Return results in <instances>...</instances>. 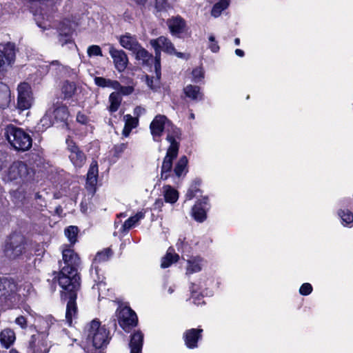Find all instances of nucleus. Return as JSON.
I'll use <instances>...</instances> for the list:
<instances>
[{
  "label": "nucleus",
  "instance_id": "33",
  "mask_svg": "<svg viewBox=\"0 0 353 353\" xmlns=\"http://www.w3.org/2000/svg\"><path fill=\"white\" fill-rule=\"evenodd\" d=\"M201 183L200 179L194 180L185 194L186 199L191 200L196 196L197 193L200 192L199 186Z\"/></svg>",
  "mask_w": 353,
  "mask_h": 353
},
{
  "label": "nucleus",
  "instance_id": "31",
  "mask_svg": "<svg viewBox=\"0 0 353 353\" xmlns=\"http://www.w3.org/2000/svg\"><path fill=\"white\" fill-rule=\"evenodd\" d=\"M98 164L97 161H92L87 174V181L91 185H94L98 177Z\"/></svg>",
  "mask_w": 353,
  "mask_h": 353
},
{
  "label": "nucleus",
  "instance_id": "58",
  "mask_svg": "<svg viewBox=\"0 0 353 353\" xmlns=\"http://www.w3.org/2000/svg\"><path fill=\"white\" fill-rule=\"evenodd\" d=\"M9 353H20L15 349H11Z\"/></svg>",
  "mask_w": 353,
  "mask_h": 353
},
{
  "label": "nucleus",
  "instance_id": "18",
  "mask_svg": "<svg viewBox=\"0 0 353 353\" xmlns=\"http://www.w3.org/2000/svg\"><path fill=\"white\" fill-rule=\"evenodd\" d=\"M143 334L138 330L130 336L129 347L130 353H141L143 344Z\"/></svg>",
  "mask_w": 353,
  "mask_h": 353
},
{
  "label": "nucleus",
  "instance_id": "12",
  "mask_svg": "<svg viewBox=\"0 0 353 353\" xmlns=\"http://www.w3.org/2000/svg\"><path fill=\"white\" fill-rule=\"evenodd\" d=\"M66 150L71 163L77 168H81L86 161L85 153L71 139H66Z\"/></svg>",
  "mask_w": 353,
  "mask_h": 353
},
{
  "label": "nucleus",
  "instance_id": "11",
  "mask_svg": "<svg viewBox=\"0 0 353 353\" xmlns=\"http://www.w3.org/2000/svg\"><path fill=\"white\" fill-rule=\"evenodd\" d=\"M17 108L19 112L28 110L32 105L33 97L31 87L28 83H21L17 88Z\"/></svg>",
  "mask_w": 353,
  "mask_h": 353
},
{
  "label": "nucleus",
  "instance_id": "35",
  "mask_svg": "<svg viewBox=\"0 0 353 353\" xmlns=\"http://www.w3.org/2000/svg\"><path fill=\"white\" fill-rule=\"evenodd\" d=\"M112 255V252L110 248H105L101 252H99L94 259V263L105 262L110 259Z\"/></svg>",
  "mask_w": 353,
  "mask_h": 353
},
{
  "label": "nucleus",
  "instance_id": "10",
  "mask_svg": "<svg viewBox=\"0 0 353 353\" xmlns=\"http://www.w3.org/2000/svg\"><path fill=\"white\" fill-rule=\"evenodd\" d=\"M17 291H21V288L18 289L13 280L7 278L0 279V298L4 297L11 303H15L19 301L21 295L17 294Z\"/></svg>",
  "mask_w": 353,
  "mask_h": 353
},
{
  "label": "nucleus",
  "instance_id": "17",
  "mask_svg": "<svg viewBox=\"0 0 353 353\" xmlns=\"http://www.w3.org/2000/svg\"><path fill=\"white\" fill-rule=\"evenodd\" d=\"M202 329H190L183 334L185 345L188 348L197 347V341L201 337Z\"/></svg>",
  "mask_w": 353,
  "mask_h": 353
},
{
  "label": "nucleus",
  "instance_id": "2",
  "mask_svg": "<svg viewBox=\"0 0 353 353\" xmlns=\"http://www.w3.org/2000/svg\"><path fill=\"white\" fill-rule=\"evenodd\" d=\"M181 135V131L178 128H172V130L168 132L166 140L170 143V146L161 165V179L163 180L168 178L169 173L172 169L173 160L176 158L179 153V142L177 140L180 139Z\"/></svg>",
  "mask_w": 353,
  "mask_h": 353
},
{
  "label": "nucleus",
  "instance_id": "38",
  "mask_svg": "<svg viewBox=\"0 0 353 353\" xmlns=\"http://www.w3.org/2000/svg\"><path fill=\"white\" fill-rule=\"evenodd\" d=\"M339 216L341 217L343 224L348 225L353 222V214L348 210H340Z\"/></svg>",
  "mask_w": 353,
  "mask_h": 353
},
{
  "label": "nucleus",
  "instance_id": "7",
  "mask_svg": "<svg viewBox=\"0 0 353 353\" xmlns=\"http://www.w3.org/2000/svg\"><path fill=\"white\" fill-rule=\"evenodd\" d=\"M69 117L68 108L61 104H53L46 112L41 121L43 125H51L58 122H65Z\"/></svg>",
  "mask_w": 353,
  "mask_h": 353
},
{
  "label": "nucleus",
  "instance_id": "26",
  "mask_svg": "<svg viewBox=\"0 0 353 353\" xmlns=\"http://www.w3.org/2000/svg\"><path fill=\"white\" fill-rule=\"evenodd\" d=\"M10 90L8 86L0 82V108H5L10 103Z\"/></svg>",
  "mask_w": 353,
  "mask_h": 353
},
{
  "label": "nucleus",
  "instance_id": "3",
  "mask_svg": "<svg viewBox=\"0 0 353 353\" xmlns=\"http://www.w3.org/2000/svg\"><path fill=\"white\" fill-rule=\"evenodd\" d=\"M5 136L9 143L17 150L26 151L32 146V138L29 134L13 125L6 128Z\"/></svg>",
  "mask_w": 353,
  "mask_h": 353
},
{
  "label": "nucleus",
  "instance_id": "60",
  "mask_svg": "<svg viewBox=\"0 0 353 353\" xmlns=\"http://www.w3.org/2000/svg\"><path fill=\"white\" fill-rule=\"evenodd\" d=\"M174 54H176L178 57H183V53H181V52H175Z\"/></svg>",
  "mask_w": 353,
  "mask_h": 353
},
{
  "label": "nucleus",
  "instance_id": "27",
  "mask_svg": "<svg viewBox=\"0 0 353 353\" xmlns=\"http://www.w3.org/2000/svg\"><path fill=\"white\" fill-rule=\"evenodd\" d=\"M179 256L177 254L174 253V249L170 248L165 256L162 258L161 267L162 268H166L171 265L172 263L176 262Z\"/></svg>",
  "mask_w": 353,
  "mask_h": 353
},
{
  "label": "nucleus",
  "instance_id": "20",
  "mask_svg": "<svg viewBox=\"0 0 353 353\" xmlns=\"http://www.w3.org/2000/svg\"><path fill=\"white\" fill-rule=\"evenodd\" d=\"M208 201V197H204L193 206L192 214L196 221L203 222L206 219V210L203 207V204L207 205Z\"/></svg>",
  "mask_w": 353,
  "mask_h": 353
},
{
  "label": "nucleus",
  "instance_id": "8",
  "mask_svg": "<svg viewBox=\"0 0 353 353\" xmlns=\"http://www.w3.org/2000/svg\"><path fill=\"white\" fill-rule=\"evenodd\" d=\"M150 43L155 51L154 68L157 72L161 68V50L168 54H173L175 52V48L171 41L163 36L150 40Z\"/></svg>",
  "mask_w": 353,
  "mask_h": 353
},
{
  "label": "nucleus",
  "instance_id": "34",
  "mask_svg": "<svg viewBox=\"0 0 353 353\" xmlns=\"http://www.w3.org/2000/svg\"><path fill=\"white\" fill-rule=\"evenodd\" d=\"M229 6V0H220L216 3L212 9L211 14L214 17H218L223 10H225Z\"/></svg>",
  "mask_w": 353,
  "mask_h": 353
},
{
  "label": "nucleus",
  "instance_id": "16",
  "mask_svg": "<svg viewBox=\"0 0 353 353\" xmlns=\"http://www.w3.org/2000/svg\"><path fill=\"white\" fill-rule=\"evenodd\" d=\"M170 33L178 37L187 30L186 21L179 15L172 17L166 21Z\"/></svg>",
  "mask_w": 353,
  "mask_h": 353
},
{
  "label": "nucleus",
  "instance_id": "47",
  "mask_svg": "<svg viewBox=\"0 0 353 353\" xmlns=\"http://www.w3.org/2000/svg\"><path fill=\"white\" fill-rule=\"evenodd\" d=\"M107 87L112 88L115 90H118L121 88V83L115 80H108Z\"/></svg>",
  "mask_w": 353,
  "mask_h": 353
},
{
  "label": "nucleus",
  "instance_id": "62",
  "mask_svg": "<svg viewBox=\"0 0 353 353\" xmlns=\"http://www.w3.org/2000/svg\"><path fill=\"white\" fill-rule=\"evenodd\" d=\"M35 196H36L37 199H40L41 198V196L38 193L36 194Z\"/></svg>",
  "mask_w": 353,
  "mask_h": 353
},
{
  "label": "nucleus",
  "instance_id": "14",
  "mask_svg": "<svg viewBox=\"0 0 353 353\" xmlns=\"http://www.w3.org/2000/svg\"><path fill=\"white\" fill-rule=\"evenodd\" d=\"M118 320L120 326L125 331L137 324L136 313L128 307H124L119 311Z\"/></svg>",
  "mask_w": 353,
  "mask_h": 353
},
{
  "label": "nucleus",
  "instance_id": "40",
  "mask_svg": "<svg viewBox=\"0 0 353 353\" xmlns=\"http://www.w3.org/2000/svg\"><path fill=\"white\" fill-rule=\"evenodd\" d=\"M208 47L212 52H217L219 50V46L218 45L217 41L215 40L214 35H210L209 37Z\"/></svg>",
  "mask_w": 353,
  "mask_h": 353
},
{
  "label": "nucleus",
  "instance_id": "48",
  "mask_svg": "<svg viewBox=\"0 0 353 353\" xmlns=\"http://www.w3.org/2000/svg\"><path fill=\"white\" fill-rule=\"evenodd\" d=\"M127 143H120L118 145H116L114 146V152L117 155H119L121 154L126 148H127Z\"/></svg>",
  "mask_w": 353,
  "mask_h": 353
},
{
  "label": "nucleus",
  "instance_id": "63",
  "mask_svg": "<svg viewBox=\"0 0 353 353\" xmlns=\"http://www.w3.org/2000/svg\"><path fill=\"white\" fill-rule=\"evenodd\" d=\"M68 39H66L65 40V41L62 43V45H63L64 43H68Z\"/></svg>",
  "mask_w": 353,
  "mask_h": 353
},
{
  "label": "nucleus",
  "instance_id": "39",
  "mask_svg": "<svg viewBox=\"0 0 353 353\" xmlns=\"http://www.w3.org/2000/svg\"><path fill=\"white\" fill-rule=\"evenodd\" d=\"M87 53L88 57H91L93 56L102 57V51L99 46L92 45L88 48Z\"/></svg>",
  "mask_w": 353,
  "mask_h": 353
},
{
  "label": "nucleus",
  "instance_id": "30",
  "mask_svg": "<svg viewBox=\"0 0 353 353\" xmlns=\"http://www.w3.org/2000/svg\"><path fill=\"white\" fill-rule=\"evenodd\" d=\"M145 213L139 212L134 216L128 218L123 224L122 229L123 231H128L136 225L141 219H143Z\"/></svg>",
  "mask_w": 353,
  "mask_h": 353
},
{
  "label": "nucleus",
  "instance_id": "53",
  "mask_svg": "<svg viewBox=\"0 0 353 353\" xmlns=\"http://www.w3.org/2000/svg\"><path fill=\"white\" fill-rule=\"evenodd\" d=\"M183 245V242L181 239H179L178 242L176 243V247L179 251L181 248H182Z\"/></svg>",
  "mask_w": 353,
  "mask_h": 353
},
{
  "label": "nucleus",
  "instance_id": "25",
  "mask_svg": "<svg viewBox=\"0 0 353 353\" xmlns=\"http://www.w3.org/2000/svg\"><path fill=\"white\" fill-rule=\"evenodd\" d=\"M188 160L185 156H182L178 160L174 168V172L177 177L186 174L188 172Z\"/></svg>",
  "mask_w": 353,
  "mask_h": 353
},
{
  "label": "nucleus",
  "instance_id": "36",
  "mask_svg": "<svg viewBox=\"0 0 353 353\" xmlns=\"http://www.w3.org/2000/svg\"><path fill=\"white\" fill-rule=\"evenodd\" d=\"M76 90V85L73 82L66 81L62 87V93L65 99L72 97Z\"/></svg>",
  "mask_w": 353,
  "mask_h": 353
},
{
  "label": "nucleus",
  "instance_id": "51",
  "mask_svg": "<svg viewBox=\"0 0 353 353\" xmlns=\"http://www.w3.org/2000/svg\"><path fill=\"white\" fill-rule=\"evenodd\" d=\"M163 203L161 199L157 200L154 203L155 208H160L163 205Z\"/></svg>",
  "mask_w": 353,
  "mask_h": 353
},
{
  "label": "nucleus",
  "instance_id": "43",
  "mask_svg": "<svg viewBox=\"0 0 353 353\" xmlns=\"http://www.w3.org/2000/svg\"><path fill=\"white\" fill-rule=\"evenodd\" d=\"M312 291V287L308 283H303L299 289L300 294L304 296L310 294Z\"/></svg>",
  "mask_w": 353,
  "mask_h": 353
},
{
  "label": "nucleus",
  "instance_id": "24",
  "mask_svg": "<svg viewBox=\"0 0 353 353\" xmlns=\"http://www.w3.org/2000/svg\"><path fill=\"white\" fill-rule=\"evenodd\" d=\"M163 193L165 202L174 203L179 199V193L171 185H167L163 187Z\"/></svg>",
  "mask_w": 353,
  "mask_h": 353
},
{
  "label": "nucleus",
  "instance_id": "9",
  "mask_svg": "<svg viewBox=\"0 0 353 353\" xmlns=\"http://www.w3.org/2000/svg\"><path fill=\"white\" fill-rule=\"evenodd\" d=\"M172 128H176L166 118L165 116L159 114L157 115L150 125V130L154 141H160L161 137L166 128V132L169 130H172Z\"/></svg>",
  "mask_w": 353,
  "mask_h": 353
},
{
  "label": "nucleus",
  "instance_id": "64",
  "mask_svg": "<svg viewBox=\"0 0 353 353\" xmlns=\"http://www.w3.org/2000/svg\"><path fill=\"white\" fill-rule=\"evenodd\" d=\"M190 118H191V119H194V114H190Z\"/></svg>",
  "mask_w": 353,
  "mask_h": 353
},
{
  "label": "nucleus",
  "instance_id": "15",
  "mask_svg": "<svg viewBox=\"0 0 353 353\" xmlns=\"http://www.w3.org/2000/svg\"><path fill=\"white\" fill-rule=\"evenodd\" d=\"M109 53L113 59L115 68L119 72H123L128 66V58L125 52L122 50L116 49L110 45Z\"/></svg>",
  "mask_w": 353,
  "mask_h": 353
},
{
  "label": "nucleus",
  "instance_id": "42",
  "mask_svg": "<svg viewBox=\"0 0 353 353\" xmlns=\"http://www.w3.org/2000/svg\"><path fill=\"white\" fill-rule=\"evenodd\" d=\"M118 92L122 95H130L134 92L133 85L123 86L121 85V88H119Z\"/></svg>",
  "mask_w": 353,
  "mask_h": 353
},
{
  "label": "nucleus",
  "instance_id": "6",
  "mask_svg": "<svg viewBox=\"0 0 353 353\" xmlns=\"http://www.w3.org/2000/svg\"><path fill=\"white\" fill-rule=\"evenodd\" d=\"M25 250V238L21 234L14 233L6 240L3 252L10 259H15L23 254Z\"/></svg>",
  "mask_w": 353,
  "mask_h": 353
},
{
  "label": "nucleus",
  "instance_id": "19",
  "mask_svg": "<svg viewBox=\"0 0 353 353\" xmlns=\"http://www.w3.org/2000/svg\"><path fill=\"white\" fill-rule=\"evenodd\" d=\"M119 43L121 46L134 52L141 46L138 42L135 36L130 33H125L119 38Z\"/></svg>",
  "mask_w": 353,
  "mask_h": 353
},
{
  "label": "nucleus",
  "instance_id": "57",
  "mask_svg": "<svg viewBox=\"0 0 353 353\" xmlns=\"http://www.w3.org/2000/svg\"><path fill=\"white\" fill-rule=\"evenodd\" d=\"M234 43L235 45L239 46L240 44V39L239 38H236L234 39Z\"/></svg>",
  "mask_w": 353,
  "mask_h": 353
},
{
  "label": "nucleus",
  "instance_id": "55",
  "mask_svg": "<svg viewBox=\"0 0 353 353\" xmlns=\"http://www.w3.org/2000/svg\"><path fill=\"white\" fill-rule=\"evenodd\" d=\"M52 65H60V63L58 61H53L51 62L50 63V66H52Z\"/></svg>",
  "mask_w": 353,
  "mask_h": 353
},
{
  "label": "nucleus",
  "instance_id": "59",
  "mask_svg": "<svg viewBox=\"0 0 353 353\" xmlns=\"http://www.w3.org/2000/svg\"><path fill=\"white\" fill-rule=\"evenodd\" d=\"M174 288H173L172 287H170V288H168V292H169L170 294H172V293L174 292Z\"/></svg>",
  "mask_w": 353,
  "mask_h": 353
},
{
  "label": "nucleus",
  "instance_id": "49",
  "mask_svg": "<svg viewBox=\"0 0 353 353\" xmlns=\"http://www.w3.org/2000/svg\"><path fill=\"white\" fill-rule=\"evenodd\" d=\"M77 121L81 123H85L87 121V117L81 113H78L77 115Z\"/></svg>",
  "mask_w": 353,
  "mask_h": 353
},
{
  "label": "nucleus",
  "instance_id": "5",
  "mask_svg": "<svg viewBox=\"0 0 353 353\" xmlns=\"http://www.w3.org/2000/svg\"><path fill=\"white\" fill-rule=\"evenodd\" d=\"M108 334L106 328L100 325L99 321L93 320L88 330L87 340L92 342L96 349L102 348L109 342Z\"/></svg>",
  "mask_w": 353,
  "mask_h": 353
},
{
  "label": "nucleus",
  "instance_id": "46",
  "mask_svg": "<svg viewBox=\"0 0 353 353\" xmlns=\"http://www.w3.org/2000/svg\"><path fill=\"white\" fill-rule=\"evenodd\" d=\"M15 323L17 325H19L22 329H25L27 327L26 319L23 316H20L17 317L15 320Z\"/></svg>",
  "mask_w": 353,
  "mask_h": 353
},
{
  "label": "nucleus",
  "instance_id": "13",
  "mask_svg": "<svg viewBox=\"0 0 353 353\" xmlns=\"http://www.w3.org/2000/svg\"><path fill=\"white\" fill-rule=\"evenodd\" d=\"M15 59L14 45L10 43L0 44V71L10 66Z\"/></svg>",
  "mask_w": 353,
  "mask_h": 353
},
{
  "label": "nucleus",
  "instance_id": "37",
  "mask_svg": "<svg viewBox=\"0 0 353 353\" xmlns=\"http://www.w3.org/2000/svg\"><path fill=\"white\" fill-rule=\"evenodd\" d=\"M78 232V228L74 225H70L65 229V235L71 243L73 244L77 241Z\"/></svg>",
  "mask_w": 353,
  "mask_h": 353
},
{
  "label": "nucleus",
  "instance_id": "1",
  "mask_svg": "<svg viewBox=\"0 0 353 353\" xmlns=\"http://www.w3.org/2000/svg\"><path fill=\"white\" fill-rule=\"evenodd\" d=\"M62 256L65 265L61 268L54 279H57L62 289L61 299L68 301L65 321L71 325L72 319L76 318L77 315L76 299L77 291L80 288V276L78 274L80 259L74 250L70 248L63 250Z\"/></svg>",
  "mask_w": 353,
  "mask_h": 353
},
{
  "label": "nucleus",
  "instance_id": "32",
  "mask_svg": "<svg viewBox=\"0 0 353 353\" xmlns=\"http://www.w3.org/2000/svg\"><path fill=\"white\" fill-rule=\"evenodd\" d=\"M121 101L122 97L119 92H114L111 93L109 96V102L110 103L109 110L111 112L117 111L121 105Z\"/></svg>",
  "mask_w": 353,
  "mask_h": 353
},
{
  "label": "nucleus",
  "instance_id": "21",
  "mask_svg": "<svg viewBox=\"0 0 353 353\" xmlns=\"http://www.w3.org/2000/svg\"><path fill=\"white\" fill-rule=\"evenodd\" d=\"M133 54L137 60L141 61L143 65H150L153 61V56L140 46Z\"/></svg>",
  "mask_w": 353,
  "mask_h": 353
},
{
  "label": "nucleus",
  "instance_id": "28",
  "mask_svg": "<svg viewBox=\"0 0 353 353\" xmlns=\"http://www.w3.org/2000/svg\"><path fill=\"white\" fill-rule=\"evenodd\" d=\"M125 126L123 130V135L125 137H128L131 130L136 128L138 124V119L132 117L130 114L124 116Z\"/></svg>",
  "mask_w": 353,
  "mask_h": 353
},
{
  "label": "nucleus",
  "instance_id": "29",
  "mask_svg": "<svg viewBox=\"0 0 353 353\" xmlns=\"http://www.w3.org/2000/svg\"><path fill=\"white\" fill-rule=\"evenodd\" d=\"M185 95L192 100H201L202 93L200 92V88L196 85H188L184 88Z\"/></svg>",
  "mask_w": 353,
  "mask_h": 353
},
{
  "label": "nucleus",
  "instance_id": "23",
  "mask_svg": "<svg viewBox=\"0 0 353 353\" xmlns=\"http://www.w3.org/2000/svg\"><path fill=\"white\" fill-rule=\"evenodd\" d=\"M203 265V261L200 257H194L188 260V265L186 268V274H193L200 272Z\"/></svg>",
  "mask_w": 353,
  "mask_h": 353
},
{
  "label": "nucleus",
  "instance_id": "50",
  "mask_svg": "<svg viewBox=\"0 0 353 353\" xmlns=\"http://www.w3.org/2000/svg\"><path fill=\"white\" fill-rule=\"evenodd\" d=\"M5 159H6L5 154L2 151L0 150V170L2 169V168L4 165Z\"/></svg>",
  "mask_w": 353,
  "mask_h": 353
},
{
  "label": "nucleus",
  "instance_id": "56",
  "mask_svg": "<svg viewBox=\"0 0 353 353\" xmlns=\"http://www.w3.org/2000/svg\"><path fill=\"white\" fill-rule=\"evenodd\" d=\"M147 83H148V85L152 88V79L150 80L149 79H148L147 80Z\"/></svg>",
  "mask_w": 353,
  "mask_h": 353
},
{
  "label": "nucleus",
  "instance_id": "61",
  "mask_svg": "<svg viewBox=\"0 0 353 353\" xmlns=\"http://www.w3.org/2000/svg\"><path fill=\"white\" fill-rule=\"evenodd\" d=\"M118 217H121V216H126V214L125 213H120L119 214L117 215Z\"/></svg>",
  "mask_w": 353,
  "mask_h": 353
},
{
  "label": "nucleus",
  "instance_id": "4",
  "mask_svg": "<svg viewBox=\"0 0 353 353\" xmlns=\"http://www.w3.org/2000/svg\"><path fill=\"white\" fill-rule=\"evenodd\" d=\"M33 176V170L29 168L25 163L16 161L3 172L2 178L6 182L15 181L18 183L30 180Z\"/></svg>",
  "mask_w": 353,
  "mask_h": 353
},
{
  "label": "nucleus",
  "instance_id": "45",
  "mask_svg": "<svg viewBox=\"0 0 353 353\" xmlns=\"http://www.w3.org/2000/svg\"><path fill=\"white\" fill-rule=\"evenodd\" d=\"M155 7L158 11H162L167 8L168 3L165 0H156Z\"/></svg>",
  "mask_w": 353,
  "mask_h": 353
},
{
  "label": "nucleus",
  "instance_id": "22",
  "mask_svg": "<svg viewBox=\"0 0 353 353\" xmlns=\"http://www.w3.org/2000/svg\"><path fill=\"white\" fill-rule=\"evenodd\" d=\"M15 339V334L10 329H5L0 334V342L6 348L10 347Z\"/></svg>",
  "mask_w": 353,
  "mask_h": 353
},
{
  "label": "nucleus",
  "instance_id": "54",
  "mask_svg": "<svg viewBox=\"0 0 353 353\" xmlns=\"http://www.w3.org/2000/svg\"><path fill=\"white\" fill-rule=\"evenodd\" d=\"M139 5H145L148 0H134Z\"/></svg>",
  "mask_w": 353,
  "mask_h": 353
},
{
  "label": "nucleus",
  "instance_id": "44",
  "mask_svg": "<svg viewBox=\"0 0 353 353\" xmlns=\"http://www.w3.org/2000/svg\"><path fill=\"white\" fill-rule=\"evenodd\" d=\"M108 79L97 77L94 78V83L97 85L101 88H106Z\"/></svg>",
  "mask_w": 353,
  "mask_h": 353
},
{
  "label": "nucleus",
  "instance_id": "41",
  "mask_svg": "<svg viewBox=\"0 0 353 353\" xmlns=\"http://www.w3.org/2000/svg\"><path fill=\"white\" fill-rule=\"evenodd\" d=\"M192 77L195 82H199L204 77L203 70L201 68H195L192 71Z\"/></svg>",
  "mask_w": 353,
  "mask_h": 353
},
{
  "label": "nucleus",
  "instance_id": "52",
  "mask_svg": "<svg viewBox=\"0 0 353 353\" xmlns=\"http://www.w3.org/2000/svg\"><path fill=\"white\" fill-rule=\"evenodd\" d=\"M235 54L239 57H243L244 56V52L241 49H236L235 50Z\"/></svg>",
  "mask_w": 353,
  "mask_h": 353
}]
</instances>
